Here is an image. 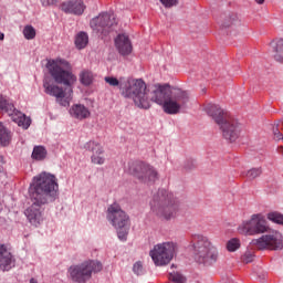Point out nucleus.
Listing matches in <instances>:
<instances>
[{
	"instance_id": "2eb2a0df",
	"label": "nucleus",
	"mask_w": 283,
	"mask_h": 283,
	"mask_svg": "<svg viewBox=\"0 0 283 283\" xmlns=\"http://www.w3.org/2000/svg\"><path fill=\"white\" fill-rule=\"evenodd\" d=\"M239 231L247 235H258L260 233H268L269 226L262 214H253L251 220L243 222L242 226L239 227Z\"/></svg>"
},
{
	"instance_id": "5701e85b",
	"label": "nucleus",
	"mask_w": 283,
	"mask_h": 283,
	"mask_svg": "<svg viewBox=\"0 0 283 283\" xmlns=\"http://www.w3.org/2000/svg\"><path fill=\"white\" fill-rule=\"evenodd\" d=\"M189 109V93L178 88V113L185 114Z\"/></svg>"
},
{
	"instance_id": "4be33fe9",
	"label": "nucleus",
	"mask_w": 283,
	"mask_h": 283,
	"mask_svg": "<svg viewBox=\"0 0 283 283\" xmlns=\"http://www.w3.org/2000/svg\"><path fill=\"white\" fill-rule=\"evenodd\" d=\"M69 114L72 118L83 120L90 116V109L83 104H75L70 108Z\"/></svg>"
},
{
	"instance_id": "6ab92c4d",
	"label": "nucleus",
	"mask_w": 283,
	"mask_h": 283,
	"mask_svg": "<svg viewBox=\"0 0 283 283\" xmlns=\"http://www.w3.org/2000/svg\"><path fill=\"white\" fill-rule=\"evenodd\" d=\"M115 48L118 50L122 56H127L132 54L133 46L129 36L125 34H118L115 39Z\"/></svg>"
},
{
	"instance_id": "cd10ccee",
	"label": "nucleus",
	"mask_w": 283,
	"mask_h": 283,
	"mask_svg": "<svg viewBox=\"0 0 283 283\" xmlns=\"http://www.w3.org/2000/svg\"><path fill=\"white\" fill-rule=\"evenodd\" d=\"M261 175L262 168H251L250 170L242 172V176L248 178V180H255V178H259Z\"/></svg>"
},
{
	"instance_id": "79ce46f5",
	"label": "nucleus",
	"mask_w": 283,
	"mask_h": 283,
	"mask_svg": "<svg viewBox=\"0 0 283 283\" xmlns=\"http://www.w3.org/2000/svg\"><path fill=\"white\" fill-rule=\"evenodd\" d=\"M279 154H282L283 156V146L279 147Z\"/></svg>"
},
{
	"instance_id": "c03bdc74",
	"label": "nucleus",
	"mask_w": 283,
	"mask_h": 283,
	"mask_svg": "<svg viewBox=\"0 0 283 283\" xmlns=\"http://www.w3.org/2000/svg\"><path fill=\"white\" fill-rule=\"evenodd\" d=\"M202 94H207V88L201 90Z\"/></svg>"
},
{
	"instance_id": "412c9836",
	"label": "nucleus",
	"mask_w": 283,
	"mask_h": 283,
	"mask_svg": "<svg viewBox=\"0 0 283 283\" xmlns=\"http://www.w3.org/2000/svg\"><path fill=\"white\" fill-rule=\"evenodd\" d=\"M221 28H233V25H242V21L238 17V13H223L220 18Z\"/></svg>"
},
{
	"instance_id": "e433bc0d",
	"label": "nucleus",
	"mask_w": 283,
	"mask_h": 283,
	"mask_svg": "<svg viewBox=\"0 0 283 283\" xmlns=\"http://www.w3.org/2000/svg\"><path fill=\"white\" fill-rule=\"evenodd\" d=\"M43 8H48V6H54L56 3V0H40Z\"/></svg>"
},
{
	"instance_id": "ea45409f",
	"label": "nucleus",
	"mask_w": 283,
	"mask_h": 283,
	"mask_svg": "<svg viewBox=\"0 0 283 283\" xmlns=\"http://www.w3.org/2000/svg\"><path fill=\"white\" fill-rule=\"evenodd\" d=\"M256 3H259V6H262V3H264V0H255Z\"/></svg>"
},
{
	"instance_id": "423d86ee",
	"label": "nucleus",
	"mask_w": 283,
	"mask_h": 283,
	"mask_svg": "<svg viewBox=\"0 0 283 283\" xmlns=\"http://www.w3.org/2000/svg\"><path fill=\"white\" fill-rule=\"evenodd\" d=\"M150 209L159 218H165V220H171L176 216V206L174 205V193L159 189L157 193L154 195L150 201Z\"/></svg>"
},
{
	"instance_id": "a878e982",
	"label": "nucleus",
	"mask_w": 283,
	"mask_h": 283,
	"mask_svg": "<svg viewBox=\"0 0 283 283\" xmlns=\"http://www.w3.org/2000/svg\"><path fill=\"white\" fill-rule=\"evenodd\" d=\"M181 169L188 174L196 171L198 169V160L193 157H187L181 164Z\"/></svg>"
},
{
	"instance_id": "a211bd4d",
	"label": "nucleus",
	"mask_w": 283,
	"mask_h": 283,
	"mask_svg": "<svg viewBox=\"0 0 283 283\" xmlns=\"http://www.w3.org/2000/svg\"><path fill=\"white\" fill-rule=\"evenodd\" d=\"M84 149L93 153L91 160L94 165L105 164V157L101 156L103 154V147H101V144L96 142H88L84 145Z\"/></svg>"
},
{
	"instance_id": "f3484780",
	"label": "nucleus",
	"mask_w": 283,
	"mask_h": 283,
	"mask_svg": "<svg viewBox=\"0 0 283 283\" xmlns=\"http://www.w3.org/2000/svg\"><path fill=\"white\" fill-rule=\"evenodd\" d=\"M43 87L45 94H48L49 96H54L56 101H59V98H65V96H67L66 88L63 91L61 86L52 83L48 77L43 80Z\"/></svg>"
},
{
	"instance_id": "4c0bfd02",
	"label": "nucleus",
	"mask_w": 283,
	"mask_h": 283,
	"mask_svg": "<svg viewBox=\"0 0 283 283\" xmlns=\"http://www.w3.org/2000/svg\"><path fill=\"white\" fill-rule=\"evenodd\" d=\"M187 276L182 275L181 273H178V283H186Z\"/></svg>"
},
{
	"instance_id": "a18cd8bd",
	"label": "nucleus",
	"mask_w": 283,
	"mask_h": 283,
	"mask_svg": "<svg viewBox=\"0 0 283 283\" xmlns=\"http://www.w3.org/2000/svg\"><path fill=\"white\" fill-rule=\"evenodd\" d=\"M3 172V166L0 165V174Z\"/></svg>"
},
{
	"instance_id": "39448f33",
	"label": "nucleus",
	"mask_w": 283,
	"mask_h": 283,
	"mask_svg": "<svg viewBox=\"0 0 283 283\" xmlns=\"http://www.w3.org/2000/svg\"><path fill=\"white\" fill-rule=\"evenodd\" d=\"M208 116L220 127L222 136L230 143H235L240 138V123L235 119H230L224 109L220 105L209 104L206 107Z\"/></svg>"
},
{
	"instance_id": "c85d7f7f",
	"label": "nucleus",
	"mask_w": 283,
	"mask_h": 283,
	"mask_svg": "<svg viewBox=\"0 0 283 283\" xmlns=\"http://www.w3.org/2000/svg\"><path fill=\"white\" fill-rule=\"evenodd\" d=\"M80 81L82 85H92V81H94V76L90 71H82L80 74Z\"/></svg>"
},
{
	"instance_id": "a19ab883",
	"label": "nucleus",
	"mask_w": 283,
	"mask_h": 283,
	"mask_svg": "<svg viewBox=\"0 0 283 283\" xmlns=\"http://www.w3.org/2000/svg\"><path fill=\"white\" fill-rule=\"evenodd\" d=\"M4 36L6 35L2 32H0V41H3Z\"/></svg>"
},
{
	"instance_id": "0eeeda50",
	"label": "nucleus",
	"mask_w": 283,
	"mask_h": 283,
	"mask_svg": "<svg viewBox=\"0 0 283 283\" xmlns=\"http://www.w3.org/2000/svg\"><path fill=\"white\" fill-rule=\"evenodd\" d=\"M106 220L116 229L118 240L126 242L129 233V216H127V212L117 203H113L107 208Z\"/></svg>"
},
{
	"instance_id": "7ed1b4c3",
	"label": "nucleus",
	"mask_w": 283,
	"mask_h": 283,
	"mask_svg": "<svg viewBox=\"0 0 283 283\" xmlns=\"http://www.w3.org/2000/svg\"><path fill=\"white\" fill-rule=\"evenodd\" d=\"M104 81L112 87H119L122 96L134 101L135 105L140 109H149V91L145 81L140 78H122L118 81L114 76H106Z\"/></svg>"
},
{
	"instance_id": "b1692460",
	"label": "nucleus",
	"mask_w": 283,
	"mask_h": 283,
	"mask_svg": "<svg viewBox=\"0 0 283 283\" xmlns=\"http://www.w3.org/2000/svg\"><path fill=\"white\" fill-rule=\"evenodd\" d=\"M12 130L0 123V147H9L12 143Z\"/></svg>"
},
{
	"instance_id": "4468645a",
	"label": "nucleus",
	"mask_w": 283,
	"mask_h": 283,
	"mask_svg": "<svg viewBox=\"0 0 283 283\" xmlns=\"http://www.w3.org/2000/svg\"><path fill=\"white\" fill-rule=\"evenodd\" d=\"M114 25H116V17H114V13L102 12L91 20L92 30L104 36H107V34L114 30Z\"/></svg>"
},
{
	"instance_id": "bb28decb",
	"label": "nucleus",
	"mask_w": 283,
	"mask_h": 283,
	"mask_svg": "<svg viewBox=\"0 0 283 283\" xmlns=\"http://www.w3.org/2000/svg\"><path fill=\"white\" fill-rule=\"evenodd\" d=\"M48 156V150L43 146H35L33 148L31 158L33 160H45V157Z\"/></svg>"
},
{
	"instance_id": "49530a36",
	"label": "nucleus",
	"mask_w": 283,
	"mask_h": 283,
	"mask_svg": "<svg viewBox=\"0 0 283 283\" xmlns=\"http://www.w3.org/2000/svg\"><path fill=\"white\" fill-rule=\"evenodd\" d=\"M0 163H4V161H3V156H0Z\"/></svg>"
},
{
	"instance_id": "f03ea898",
	"label": "nucleus",
	"mask_w": 283,
	"mask_h": 283,
	"mask_svg": "<svg viewBox=\"0 0 283 283\" xmlns=\"http://www.w3.org/2000/svg\"><path fill=\"white\" fill-rule=\"evenodd\" d=\"M186 251L191 255L193 262L202 269L216 266L220 258L218 248L207 235L200 233L191 234L190 243Z\"/></svg>"
},
{
	"instance_id": "f8f14e48",
	"label": "nucleus",
	"mask_w": 283,
	"mask_h": 283,
	"mask_svg": "<svg viewBox=\"0 0 283 283\" xmlns=\"http://www.w3.org/2000/svg\"><path fill=\"white\" fill-rule=\"evenodd\" d=\"M128 171L142 182H156L158 179V172L156 169H154L149 164L143 161L128 163Z\"/></svg>"
},
{
	"instance_id": "09e8293b",
	"label": "nucleus",
	"mask_w": 283,
	"mask_h": 283,
	"mask_svg": "<svg viewBox=\"0 0 283 283\" xmlns=\"http://www.w3.org/2000/svg\"><path fill=\"white\" fill-rule=\"evenodd\" d=\"M181 255H185V256H187V254H181Z\"/></svg>"
},
{
	"instance_id": "1a4fd4ad",
	"label": "nucleus",
	"mask_w": 283,
	"mask_h": 283,
	"mask_svg": "<svg viewBox=\"0 0 283 283\" xmlns=\"http://www.w3.org/2000/svg\"><path fill=\"white\" fill-rule=\"evenodd\" d=\"M103 271V263L99 261H85L77 265H72L69 269L71 280L76 283H85L92 277V273H98Z\"/></svg>"
},
{
	"instance_id": "dca6fc26",
	"label": "nucleus",
	"mask_w": 283,
	"mask_h": 283,
	"mask_svg": "<svg viewBox=\"0 0 283 283\" xmlns=\"http://www.w3.org/2000/svg\"><path fill=\"white\" fill-rule=\"evenodd\" d=\"M17 266V259L12 255V252L8 250V247L0 243V271L3 273L12 271Z\"/></svg>"
},
{
	"instance_id": "393cba45",
	"label": "nucleus",
	"mask_w": 283,
	"mask_h": 283,
	"mask_svg": "<svg viewBox=\"0 0 283 283\" xmlns=\"http://www.w3.org/2000/svg\"><path fill=\"white\" fill-rule=\"evenodd\" d=\"M90 43V36L85 31H81L75 35V46L77 50H84Z\"/></svg>"
},
{
	"instance_id": "ddd939ff",
	"label": "nucleus",
	"mask_w": 283,
	"mask_h": 283,
	"mask_svg": "<svg viewBox=\"0 0 283 283\" xmlns=\"http://www.w3.org/2000/svg\"><path fill=\"white\" fill-rule=\"evenodd\" d=\"M250 244L258 251H282L283 249V237L280 232L272 234H263L259 239H253Z\"/></svg>"
},
{
	"instance_id": "c9c22d12",
	"label": "nucleus",
	"mask_w": 283,
	"mask_h": 283,
	"mask_svg": "<svg viewBox=\"0 0 283 283\" xmlns=\"http://www.w3.org/2000/svg\"><path fill=\"white\" fill-rule=\"evenodd\" d=\"M280 124H282L283 126V119H277L276 122H274V125L272 127L273 135L280 132Z\"/></svg>"
},
{
	"instance_id": "37998d69",
	"label": "nucleus",
	"mask_w": 283,
	"mask_h": 283,
	"mask_svg": "<svg viewBox=\"0 0 283 283\" xmlns=\"http://www.w3.org/2000/svg\"><path fill=\"white\" fill-rule=\"evenodd\" d=\"M30 283H36V280L35 279H31Z\"/></svg>"
},
{
	"instance_id": "f704fd0d",
	"label": "nucleus",
	"mask_w": 283,
	"mask_h": 283,
	"mask_svg": "<svg viewBox=\"0 0 283 283\" xmlns=\"http://www.w3.org/2000/svg\"><path fill=\"white\" fill-rule=\"evenodd\" d=\"M165 8H174L176 6L177 0H159Z\"/></svg>"
},
{
	"instance_id": "6e6552de",
	"label": "nucleus",
	"mask_w": 283,
	"mask_h": 283,
	"mask_svg": "<svg viewBox=\"0 0 283 283\" xmlns=\"http://www.w3.org/2000/svg\"><path fill=\"white\" fill-rule=\"evenodd\" d=\"M150 101L157 103V105H163L166 114H178V102L174 99L169 84H158L153 92Z\"/></svg>"
},
{
	"instance_id": "20e7f679",
	"label": "nucleus",
	"mask_w": 283,
	"mask_h": 283,
	"mask_svg": "<svg viewBox=\"0 0 283 283\" xmlns=\"http://www.w3.org/2000/svg\"><path fill=\"white\" fill-rule=\"evenodd\" d=\"M46 69L57 85H65L66 87V96L56 99V102L60 103L62 107H70V98H72L73 93L72 85L76 83V76L70 72V70H72V65H70V62L64 59H56L49 60Z\"/></svg>"
},
{
	"instance_id": "58836bf2",
	"label": "nucleus",
	"mask_w": 283,
	"mask_h": 283,
	"mask_svg": "<svg viewBox=\"0 0 283 283\" xmlns=\"http://www.w3.org/2000/svg\"><path fill=\"white\" fill-rule=\"evenodd\" d=\"M259 280L260 282H264V280H266V274L259 275Z\"/></svg>"
},
{
	"instance_id": "9b49d317",
	"label": "nucleus",
	"mask_w": 283,
	"mask_h": 283,
	"mask_svg": "<svg viewBox=\"0 0 283 283\" xmlns=\"http://www.w3.org/2000/svg\"><path fill=\"white\" fill-rule=\"evenodd\" d=\"M0 111L6 112L13 123H17L19 127H22V129H29L30 125H32V119L30 117L25 116L22 112L14 108V104L8 99V97L0 94Z\"/></svg>"
},
{
	"instance_id": "473e14b6",
	"label": "nucleus",
	"mask_w": 283,
	"mask_h": 283,
	"mask_svg": "<svg viewBox=\"0 0 283 283\" xmlns=\"http://www.w3.org/2000/svg\"><path fill=\"white\" fill-rule=\"evenodd\" d=\"M133 273H135V275H144L145 274V269L143 268V263L140 261H137L133 265Z\"/></svg>"
},
{
	"instance_id": "aec40b11",
	"label": "nucleus",
	"mask_w": 283,
	"mask_h": 283,
	"mask_svg": "<svg viewBox=\"0 0 283 283\" xmlns=\"http://www.w3.org/2000/svg\"><path fill=\"white\" fill-rule=\"evenodd\" d=\"M62 10L69 14L81 15L85 12V4L81 0H70L62 4Z\"/></svg>"
},
{
	"instance_id": "7c9ffc66",
	"label": "nucleus",
	"mask_w": 283,
	"mask_h": 283,
	"mask_svg": "<svg viewBox=\"0 0 283 283\" xmlns=\"http://www.w3.org/2000/svg\"><path fill=\"white\" fill-rule=\"evenodd\" d=\"M24 39L32 41L36 36V30L32 25H25L23 29Z\"/></svg>"
},
{
	"instance_id": "72a5a7b5",
	"label": "nucleus",
	"mask_w": 283,
	"mask_h": 283,
	"mask_svg": "<svg viewBox=\"0 0 283 283\" xmlns=\"http://www.w3.org/2000/svg\"><path fill=\"white\" fill-rule=\"evenodd\" d=\"M253 260H255V254H253V252H251V251H247L242 255V262H244V264H251V262H253Z\"/></svg>"
},
{
	"instance_id": "c756f323",
	"label": "nucleus",
	"mask_w": 283,
	"mask_h": 283,
	"mask_svg": "<svg viewBox=\"0 0 283 283\" xmlns=\"http://www.w3.org/2000/svg\"><path fill=\"white\" fill-rule=\"evenodd\" d=\"M268 220H270L271 222H274V224H283V214L276 211L269 212Z\"/></svg>"
},
{
	"instance_id": "2f4dec72",
	"label": "nucleus",
	"mask_w": 283,
	"mask_h": 283,
	"mask_svg": "<svg viewBox=\"0 0 283 283\" xmlns=\"http://www.w3.org/2000/svg\"><path fill=\"white\" fill-rule=\"evenodd\" d=\"M227 249L228 251H230V253L238 251V249H240V239H237V238L230 239L227 243Z\"/></svg>"
},
{
	"instance_id": "f257e3e1",
	"label": "nucleus",
	"mask_w": 283,
	"mask_h": 283,
	"mask_svg": "<svg viewBox=\"0 0 283 283\" xmlns=\"http://www.w3.org/2000/svg\"><path fill=\"white\" fill-rule=\"evenodd\" d=\"M32 205L24 211L30 224L38 227L43 222L45 205L55 202L59 198V182L50 172H41L33 177L29 188Z\"/></svg>"
},
{
	"instance_id": "de8ad7c7",
	"label": "nucleus",
	"mask_w": 283,
	"mask_h": 283,
	"mask_svg": "<svg viewBox=\"0 0 283 283\" xmlns=\"http://www.w3.org/2000/svg\"><path fill=\"white\" fill-rule=\"evenodd\" d=\"M3 211V206L0 205V212Z\"/></svg>"
},
{
	"instance_id": "9d476101",
	"label": "nucleus",
	"mask_w": 283,
	"mask_h": 283,
	"mask_svg": "<svg viewBox=\"0 0 283 283\" xmlns=\"http://www.w3.org/2000/svg\"><path fill=\"white\" fill-rule=\"evenodd\" d=\"M174 251H176L174 242H164L156 244L149 255L156 266H165L174 259Z\"/></svg>"
}]
</instances>
